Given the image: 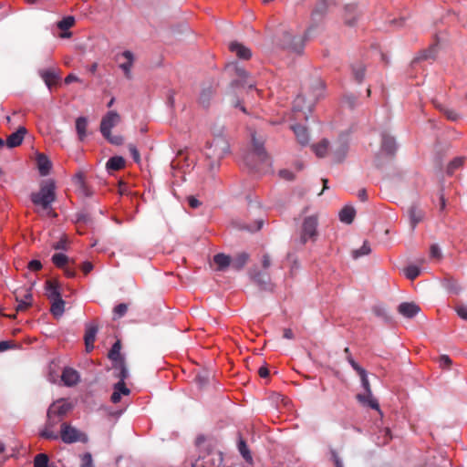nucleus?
Segmentation results:
<instances>
[{"label":"nucleus","instance_id":"nucleus-44","mask_svg":"<svg viewBox=\"0 0 467 467\" xmlns=\"http://www.w3.org/2000/svg\"><path fill=\"white\" fill-rule=\"evenodd\" d=\"M404 273L408 279L414 280L420 275V269L416 265H409L404 269Z\"/></svg>","mask_w":467,"mask_h":467},{"label":"nucleus","instance_id":"nucleus-47","mask_svg":"<svg viewBox=\"0 0 467 467\" xmlns=\"http://www.w3.org/2000/svg\"><path fill=\"white\" fill-rule=\"evenodd\" d=\"M98 330L99 328L97 326L88 327L84 337L85 341H88V343H94Z\"/></svg>","mask_w":467,"mask_h":467},{"label":"nucleus","instance_id":"nucleus-41","mask_svg":"<svg viewBox=\"0 0 467 467\" xmlns=\"http://www.w3.org/2000/svg\"><path fill=\"white\" fill-rule=\"evenodd\" d=\"M463 164V158L456 157L449 162L447 166V173L452 175L453 172Z\"/></svg>","mask_w":467,"mask_h":467},{"label":"nucleus","instance_id":"nucleus-39","mask_svg":"<svg viewBox=\"0 0 467 467\" xmlns=\"http://www.w3.org/2000/svg\"><path fill=\"white\" fill-rule=\"evenodd\" d=\"M436 108L443 113V115L451 121H455L459 119V114L452 109H448L441 104H436Z\"/></svg>","mask_w":467,"mask_h":467},{"label":"nucleus","instance_id":"nucleus-25","mask_svg":"<svg viewBox=\"0 0 467 467\" xmlns=\"http://www.w3.org/2000/svg\"><path fill=\"white\" fill-rule=\"evenodd\" d=\"M248 260L249 254L247 253H239L233 259L231 258V267L235 271H240L244 267Z\"/></svg>","mask_w":467,"mask_h":467},{"label":"nucleus","instance_id":"nucleus-12","mask_svg":"<svg viewBox=\"0 0 467 467\" xmlns=\"http://www.w3.org/2000/svg\"><path fill=\"white\" fill-rule=\"evenodd\" d=\"M407 213L412 229H414L416 225L424 219L425 216L424 211L420 209L417 204H412L410 207H409Z\"/></svg>","mask_w":467,"mask_h":467},{"label":"nucleus","instance_id":"nucleus-10","mask_svg":"<svg viewBox=\"0 0 467 467\" xmlns=\"http://www.w3.org/2000/svg\"><path fill=\"white\" fill-rule=\"evenodd\" d=\"M284 45L296 53H300L304 47V38L300 36H292L290 33L284 35Z\"/></svg>","mask_w":467,"mask_h":467},{"label":"nucleus","instance_id":"nucleus-7","mask_svg":"<svg viewBox=\"0 0 467 467\" xmlns=\"http://www.w3.org/2000/svg\"><path fill=\"white\" fill-rule=\"evenodd\" d=\"M120 121V116L115 110L109 111L101 119L100 132L103 136H109V131Z\"/></svg>","mask_w":467,"mask_h":467},{"label":"nucleus","instance_id":"nucleus-54","mask_svg":"<svg viewBox=\"0 0 467 467\" xmlns=\"http://www.w3.org/2000/svg\"><path fill=\"white\" fill-rule=\"evenodd\" d=\"M105 139H107L111 144L114 145H121L123 143V138L120 135H111V131H109V136H103Z\"/></svg>","mask_w":467,"mask_h":467},{"label":"nucleus","instance_id":"nucleus-49","mask_svg":"<svg viewBox=\"0 0 467 467\" xmlns=\"http://www.w3.org/2000/svg\"><path fill=\"white\" fill-rule=\"evenodd\" d=\"M378 443L380 445L387 444L391 440V433L390 430L388 428H385L380 431V435L378 436Z\"/></svg>","mask_w":467,"mask_h":467},{"label":"nucleus","instance_id":"nucleus-17","mask_svg":"<svg viewBox=\"0 0 467 467\" xmlns=\"http://www.w3.org/2000/svg\"><path fill=\"white\" fill-rule=\"evenodd\" d=\"M26 133V129L25 127H19L18 130L10 134L6 139V146L8 148H15L19 146L24 140L25 134Z\"/></svg>","mask_w":467,"mask_h":467},{"label":"nucleus","instance_id":"nucleus-34","mask_svg":"<svg viewBox=\"0 0 467 467\" xmlns=\"http://www.w3.org/2000/svg\"><path fill=\"white\" fill-rule=\"evenodd\" d=\"M348 144L346 142H339L333 150V158L335 162H341L347 156Z\"/></svg>","mask_w":467,"mask_h":467},{"label":"nucleus","instance_id":"nucleus-24","mask_svg":"<svg viewBox=\"0 0 467 467\" xmlns=\"http://www.w3.org/2000/svg\"><path fill=\"white\" fill-rule=\"evenodd\" d=\"M292 130L296 135V138L302 146H306L309 141V135L307 129L300 124L292 126Z\"/></svg>","mask_w":467,"mask_h":467},{"label":"nucleus","instance_id":"nucleus-29","mask_svg":"<svg viewBox=\"0 0 467 467\" xmlns=\"http://www.w3.org/2000/svg\"><path fill=\"white\" fill-rule=\"evenodd\" d=\"M120 349H121V342H120V340H117L113 344V346L111 347V348L108 354L109 358L111 359L114 364L120 362V360L125 361L124 358L120 354Z\"/></svg>","mask_w":467,"mask_h":467},{"label":"nucleus","instance_id":"nucleus-13","mask_svg":"<svg viewBox=\"0 0 467 467\" xmlns=\"http://www.w3.org/2000/svg\"><path fill=\"white\" fill-rule=\"evenodd\" d=\"M398 311L403 317L412 318L420 311V308L413 302H404L398 306Z\"/></svg>","mask_w":467,"mask_h":467},{"label":"nucleus","instance_id":"nucleus-40","mask_svg":"<svg viewBox=\"0 0 467 467\" xmlns=\"http://www.w3.org/2000/svg\"><path fill=\"white\" fill-rule=\"evenodd\" d=\"M370 252H371V249H370L369 244L367 241H365L363 243V245L359 249H356L352 252V257L354 259H358L360 256L369 254Z\"/></svg>","mask_w":467,"mask_h":467},{"label":"nucleus","instance_id":"nucleus-36","mask_svg":"<svg viewBox=\"0 0 467 467\" xmlns=\"http://www.w3.org/2000/svg\"><path fill=\"white\" fill-rule=\"evenodd\" d=\"M329 147V141L323 139L320 142L312 145V150L319 158H324L327 155Z\"/></svg>","mask_w":467,"mask_h":467},{"label":"nucleus","instance_id":"nucleus-58","mask_svg":"<svg viewBox=\"0 0 467 467\" xmlns=\"http://www.w3.org/2000/svg\"><path fill=\"white\" fill-rule=\"evenodd\" d=\"M430 255L432 258L441 259V253L437 244H432L430 249Z\"/></svg>","mask_w":467,"mask_h":467},{"label":"nucleus","instance_id":"nucleus-37","mask_svg":"<svg viewBox=\"0 0 467 467\" xmlns=\"http://www.w3.org/2000/svg\"><path fill=\"white\" fill-rule=\"evenodd\" d=\"M113 368L116 370H118V372L116 373L115 377L119 379V382L125 383V379L129 376L125 361H121L120 360V362L113 364Z\"/></svg>","mask_w":467,"mask_h":467},{"label":"nucleus","instance_id":"nucleus-53","mask_svg":"<svg viewBox=\"0 0 467 467\" xmlns=\"http://www.w3.org/2000/svg\"><path fill=\"white\" fill-rule=\"evenodd\" d=\"M343 104L352 109L357 105V98L353 95H346L343 99Z\"/></svg>","mask_w":467,"mask_h":467},{"label":"nucleus","instance_id":"nucleus-21","mask_svg":"<svg viewBox=\"0 0 467 467\" xmlns=\"http://www.w3.org/2000/svg\"><path fill=\"white\" fill-rule=\"evenodd\" d=\"M130 393L129 388L125 383L117 382L113 387V393L111 394L110 400L113 403H119L121 400V395L128 396Z\"/></svg>","mask_w":467,"mask_h":467},{"label":"nucleus","instance_id":"nucleus-27","mask_svg":"<svg viewBox=\"0 0 467 467\" xmlns=\"http://www.w3.org/2000/svg\"><path fill=\"white\" fill-rule=\"evenodd\" d=\"M213 262L216 265L217 271H224L231 266V257L223 253L215 254Z\"/></svg>","mask_w":467,"mask_h":467},{"label":"nucleus","instance_id":"nucleus-56","mask_svg":"<svg viewBox=\"0 0 467 467\" xmlns=\"http://www.w3.org/2000/svg\"><path fill=\"white\" fill-rule=\"evenodd\" d=\"M128 148L134 161L139 163L140 161V155L136 146L133 144H129Z\"/></svg>","mask_w":467,"mask_h":467},{"label":"nucleus","instance_id":"nucleus-31","mask_svg":"<svg viewBox=\"0 0 467 467\" xmlns=\"http://www.w3.org/2000/svg\"><path fill=\"white\" fill-rule=\"evenodd\" d=\"M125 167V160L121 156H114L109 159L106 163L108 171H119Z\"/></svg>","mask_w":467,"mask_h":467},{"label":"nucleus","instance_id":"nucleus-35","mask_svg":"<svg viewBox=\"0 0 467 467\" xmlns=\"http://www.w3.org/2000/svg\"><path fill=\"white\" fill-rule=\"evenodd\" d=\"M355 209L351 206H345L340 212H339V219L342 223H351L355 217Z\"/></svg>","mask_w":467,"mask_h":467},{"label":"nucleus","instance_id":"nucleus-32","mask_svg":"<svg viewBox=\"0 0 467 467\" xmlns=\"http://www.w3.org/2000/svg\"><path fill=\"white\" fill-rule=\"evenodd\" d=\"M88 119L86 117H78L76 119V130L79 140H83L87 136Z\"/></svg>","mask_w":467,"mask_h":467},{"label":"nucleus","instance_id":"nucleus-6","mask_svg":"<svg viewBox=\"0 0 467 467\" xmlns=\"http://www.w3.org/2000/svg\"><path fill=\"white\" fill-rule=\"evenodd\" d=\"M63 420L55 414H51L50 410H47V421L44 430L40 432V436L47 440H57L58 434L53 431V429Z\"/></svg>","mask_w":467,"mask_h":467},{"label":"nucleus","instance_id":"nucleus-43","mask_svg":"<svg viewBox=\"0 0 467 467\" xmlns=\"http://www.w3.org/2000/svg\"><path fill=\"white\" fill-rule=\"evenodd\" d=\"M15 296L17 302V305L16 306V310L17 312L26 311L31 306L29 301H24L23 299H20L21 292H19L18 290L15 292Z\"/></svg>","mask_w":467,"mask_h":467},{"label":"nucleus","instance_id":"nucleus-59","mask_svg":"<svg viewBox=\"0 0 467 467\" xmlns=\"http://www.w3.org/2000/svg\"><path fill=\"white\" fill-rule=\"evenodd\" d=\"M279 175L286 181H293L295 179L294 173L288 170H281L279 171Z\"/></svg>","mask_w":467,"mask_h":467},{"label":"nucleus","instance_id":"nucleus-46","mask_svg":"<svg viewBox=\"0 0 467 467\" xmlns=\"http://www.w3.org/2000/svg\"><path fill=\"white\" fill-rule=\"evenodd\" d=\"M48 456L45 453H39L36 455L34 459L35 467H48Z\"/></svg>","mask_w":467,"mask_h":467},{"label":"nucleus","instance_id":"nucleus-2","mask_svg":"<svg viewBox=\"0 0 467 467\" xmlns=\"http://www.w3.org/2000/svg\"><path fill=\"white\" fill-rule=\"evenodd\" d=\"M56 198V183L52 179L42 181L39 191L30 194L31 202L43 210H49Z\"/></svg>","mask_w":467,"mask_h":467},{"label":"nucleus","instance_id":"nucleus-22","mask_svg":"<svg viewBox=\"0 0 467 467\" xmlns=\"http://www.w3.org/2000/svg\"><path fill=\"white\" fill-rule=\"evenodd\" d=\"M214 92L215 89L212 85L203 87L199 97V104L203 108H208Z\"/></svg>","mask_w":467,"mask_h":467},{"label":"nucleus","instance_id":"nucleus-9","mask_svg":"<svg viewBox=\"0 0 467 467\" xmlns=\"http://www.w3.org/2000/svg\"><path fill=\"white\" fill-rule=\"evenodd\" d=\"M348 361L351 365L353 369L359 376L360 381H361V385H362V387L364 389V391L370 392V390H372V389H371V386H370V383H369L368 379V373H367L366 369H364L361 366H359L354 360V358H351L350 356L348 358Z\"/></svg>","mask_w":467,"mask_h":467},{"label":"nucleus","instance_id":"nucleus-28","mask_svg":"<svg viewBox=\"0 0 467 467\" xmlns=\"http://www.w3.org/2000/svg\"><path fill=\"white\" fill-rule=\"evenodd\" d=\"M381 150L387 154L393 155L396 151V142L393 137L382 135Z\"/></svg>","mask_w":467,"mask_h":467},{"label":"nucleus","instance_id":"nucleus-52","mask_svg":"<svg viewBox=\"0 0 467 467\" xmlns=\"http://www.w3.org/2000/svg\"><path fill=\"white\" fill-rule=\"evenodd\" d=\"M195 381L200 388H202L208 383L209 376L207 373H199L195 377Z\"/></svg>","mask_w":467,"mask_h":467},{"label":"nucleus","instance_id":"nucleus-50","mask_svg":"<svg viewBox=\"0 0 467 467\" xmlns=\"http://www.w3.org/2000/svg\"><path fill=\"white\" fill-rule=\"evenodd\" d=\"M128 311V306L124 303L119 304L113 309L114 318L123 317Z\"/></svg>","mask_w":467,"mask_h":467},{"label":"nucleus","instance_id":"nucleus-45","mask_svg":"<svg viewBox=\"0 0 467 467\" xmlns=\"http://www.w3.org/2000/svg\"><path fill=\"white\" fill-rule=\"evenodd\" d=\"M75 24V18L74 16H68L64 17L61 21L57 23V26L61 30H67L70 27H72Z\"/></svg>","mask_w":467,"mask_h":467},{"label":"nucleus","instance_id":"nucleus-61","mask_svg":"<svg viewBox=\"0 0 467 467\" xmlns=\"http://www.w3.org/2000/svg\"><path fill=\"white\" fill-rule=\"evenodd\" d=\"M187 200H188L189 206L192 209H196V208L200 207L202 204L201 202L198 199H196L194 196H189L187 198Z\"/></svg>","mask_w":467,"mask_h":467},{"label":"nucleus","instance_id":"nucleus-57","mask_svg":"<svg viewBox=\"0 0 467 467\" xmlns=\"http://www.w3.org/2000/svg\"><path fill=\"white\" fill-rule=\"evenodd\" d=\"M455 311L461 318L467 320V306L466 305L457 306L455 307Z\"/></svg>","mask_w":467,"mask_h":467},{"label":"nucleus","instance_id":"nucleus-3","mask_svg":"<svg viewBox=\"0 0 467 467\" xmlns=\"http://www.w3.org/2000/svg\"><path fill=\"white\" fill-rule=\"evenodd\" d=\"M324 83L320 79H317L315 81V88L313 91L312 98L308 99V101H306V97L303 95L297 96L293 103V109L295 111H310L314 103L323 96L324 91Z\"/></svg>","mask_w":467,"mask_h":467},{"label":"nucleus","instance_id":"nucleus-30","mask_svg":"<svg viewBox=\"0 0 467 467\" xmlns=\"http://www.w3.org/2000/svg\"><path fill=\"white\" fill-rule=\"evenodd\" d=\"M50 312L55 317H60L65 311V301L62 297L51 300Z\"/></svg>","mask_w":467,"mask_h":467},{"label":"nucleus","instance_id":"nucleus-62","mask_svg":"<svg viewBox=\"0 0 467 467\" xmlns=\"http://www.w3.org/2000/svg\"><path fill=\"white\" fill-rule=\"evenodd\" d=\"M28 268L31 271H38L42 268V264L38 260H32L28 263Z\"/></svg>","mask_w":467,"mask_h":467},{"label":"nucleus","instance_id":"nucleus-11","mask_svg":"<svg viewBox=\"0 0 467 467\" xmlns=\"http://www.w3.org/2000/svg\"><path fill=\"white\" fill-rule=\"evenodd\" d=\"M330 5L329 0H319L311 13V20L317 24L327 13Z\"/></svg>","mask_w":467,"mask_h":467},{"label":"nucleus","instance_id":"nucleus-26","mask_svg":"<svg viewBox=\"0 0 467 467\" xmlns=\"http://www.w3.org/2000/svg\"><path fill=\"white\" fill-rule=\"evenodd\" d=\"M253 281L261 287V289H268L270 287V276L268 274L255 272L251 275Z\"/></svg>","mask_w":467,"mask_h":467},{"label":"nucleus","instance_id":"nucleus-15","mask_svg":"<svg viewBox=\"0 0 467 467\" xmlns=\"http://www.w3.org/2000/svg\"><path fill=\"white\" fill-rule=\"evenodd\" d=\"M61 380L67 387L75 386L79 381V374L72 368H66L62 372Z\"/></svg>","mask_w":467,"mask_h":467},{"label":"nucleus","instance_id":"nucleus-60","mask_svg":"<svg viewBox=\"0 0 467 467\" xmlns=\"http://www.w3.org/2000/svg\"><path fill=\"white\" fill-rule=\"evenodd\" d=\"M331 457L336 467H343L342 461L335 450H331Z\"/></svg>","mask_w":467,"mask_h":467},{"label":"nucleus","instance_id":"nucleus-4","mask_svg":"<svg viewBox=\"0 0 467 467\" xmlns=\"http://www.w3.org/2000/svg\"><path fill=\"white\" fill-rule=\"evenodd\" d=\"M318 218L317 215L306 216L301 226L299 242L306 244L308 241L316 242L318 237Z\"/></svg>","mask_w":467,"mask_h":467},{"label":"nucleus","instance_id":"nucleus-20","mask_svg":"<svg viewBox=\"0 0 467 467\" xmlns=\"http://www.w3.org/2000/svg\"><path fill=\"white\" fill-rule=\"evenodd\" d=\"M229 49L242 59H249L252 56L251 50L238 42H231L229 44Z\"/></svg>","mask_w":467,"mask_h":467},{"label":"nucleus","instance_id":"nucleus-42","mask_svg":"<svg viewBox=\"0 0 467 467\" xmlns=\"http://www.w3.org/2000/svg\"><path fill=\"white\" fill-rule=\"evenodd\" d=\"M238 450H239L241 455L244 457V459L246 462L252 461V455H251L250 451L246 445V442L242 439L238 442Z\"/></svg>","mask_w":467,"mask_h":467},{"label":"nucleus","instance_id":"nucleus-51","mask_svg":"<svg viewBox=\"0 0 467 467\" xmlns=\"http://www.w3.org/2000/svg\"><path fill=\"white\" fill-rule=\"evenodd\" d=\"M80 467H94L92 456L89 452H86L81 456Z\"/></svg>","mask_w":467,"mask_h":467},{"label":"nucleus","instance_id":"nucleus-38","mask_svg":"<svg viewBox=\"0 0 467 467\" xmlns=\"http://www.w3.org/2000/svg\"><path fill=\"white\" fill-rule=\"evenodd\" d=\"M52 263L58 268H64L69 264V258L64 254H55L52 256Z\"/></svg>","mask_w":467,"mask_h":467},{"label":"nucleus","instance_id":"nucleus-16","mask_svg":"<svg viewBox=\"0 0 467 467\" xmlns=\"http://www.w3.org/2000/svg\"><path fill=\"white\" fill-rule=\"evenodd\" d=\"M358 401L363 406L369 407L371 409L379 410V404L378 400L373 397L372 390L370 392L358 393L356 396Z\"/></svg>","mask_w":467,"mask_h":467},{"label":"nucleus","instance_id":"nucleus-63","mask_svg":"<svg viewBox=\"0 0 467 467\" xmlns=\"http://www.w3.org/2000/svg\"><path fill=\"white\" fill-rule=\"evenodd\" d=\"M62 269L64 270V273L67 277H74L76 275L75 267L70 266L69 264Z\"/></svg>","mask_w":467,"mask_h":467},{"label":"nucleus","instance_id":"nucleus-23","mask_svg":"<svg viewBox=\"0 0 467 467\" xmlns=\"http://www.w3.org/2000/svg\"><path fill=\"white\" fill-rule=\"evenodd\" d=\"M47 296L51 301L61 297L59 284L57 280L46 282Z\"/></svg>","mask_w":467,"mask_h":467},{"label":"nucleus","instance_id":"nucleus-64","mask_svg":"<svg viewBox=\"0 0 467 467\" xmlns=\"http://www.w3.org/2000/svg\"><path fill=\"white\" fill-rule=\"evenodd\" d=\"M271 265V257L268 254H265L262 256V266L264 269L269 268Z\"/></svg>","mask_w":467,"mask_h":467},{"label":"nucleus","instance_id":"nucleus-55","mask_svg":"<svg viewBox=\"0 0 467 467\" xmlns=\"http://www.w3.org/2000/svg\"><path fill=\"white\" fill-rule=\"evenodd\" d=\"M451 363H452L451 359L447 355H441L439 358V364H440V367H441L442 368H449L451 367Z\"/></svg>","mask_w":467,"mask_h":467},{"label":"nucleus","instance_id":"nucleus-48","mask_svg":"<svg viewBox=\"0 0 467 467\" xmlns=\"http://www.w3.org/2000/svg\"><path fill=\"white\" fill-rule=\"evenodd\" d=\"M353 75L355 79L360 83L364 79L365 77V67L361 64L357 65L352 67Z\"/></svg>","mask_w":467,"mask_h":467},{"label":"nucleus","instance_id":"nucleus-19","mask_svg":"<svg viewBox=\"0 0 467 467\" xmlns=\"http://www.w3.org/2000/svg\"><path fill=\"white\" fill-rule=\"evenodd\" d=\"M36 165L41 176H47L52 168L50 160L43 153H38L36 156Z\"/></svg>","mask_w":467,"mask_h":467},{"label":"nucleus","instance_id":"nucleus-33","mask_svg":"<svg viewBox=\"0 0 467 467\" xmlns=\"http://www.w3.org/2000/svg\"><path fill=\"white\" fill-rule=\"evenodd\" d=\"M40 76L49 89L57 83L58 78L54 69L42 70Z\"/></svg>","mask_w":467,"mask_h":467},{"label":"nucleus","instance_id":"nucleus-8","mask_svg":"<svg viewBox=\"0 0 467 467\" xmlns=\"http://www.w3.org/2000/svg\"><path fill=\"white\" fill-rule=\"evenodd\" d=\"M73 406L70 402H67L65 400H58L53 402L48 410L51 414H55L63 420L72 410Z\"/></svg>","mask_w":467,"mask_h":467},{"label":"nucleus","instance_id":"nucleus-1","mask_svg":"<svg viewBox=\"0 0 467 467\" xmlns=\"http://www.w3.org/2000/svg\"><path fill=\"white\" fill-rule=\"evenodd\" d=\"M230 151V144L223 133V128H218V134L212 140L207 141L204 154L210 160V168L213 169L219 166L223 158Z\"/></svg>","mask_w":467,"mask_h":467},{"label":"nucleus","instance_id":"nucleus-18","mask_svg":"<svg viewBox=\"0 0 467 467\" xmlns=\"http://www.w3.org/2000/svg\"><path fill=\"white\" fill-rule=\"evenodd\" d=\"M252 142L254 154L260 159V161H265L268 159V156L264 148L265 140L257 138L255 133H253Z\"/></svg>","mask_w":467,"mask_h":467},{"label":"nucleus","instance_id":"nucleus-14","mask_svg":"<svg viewBox=\"0 0 467 467\" xmlns=\"http://www.w3.org/2000/svg\"><path fill=\"white\" fill-rule=\"evenodd\" d=\"M121 57L125 58V61L119 64V67L123 70L126 78L131 79V68L133 67L134 56L132 52L126 50L121 54Z\"/></svg>","mask_w":467,"mask_h":467},{"label":"nucleus","instance_id":"nucleus-5","mask_svg":"<svg viewBox=\"0 0 467 467\" xmlns=\"http://www.w3.org/2000/svg\"><path fill=\"white\" fill-rule=\"evenodd\" d=\"M60 438L65 443H74L77 441L81 442H87L88 441V436L84 433L79 431L75 427H72L71 425L63 422L61 424V430H60Z\"/></svg>","mask_w":467,"mask_h":467}]
</instances>
